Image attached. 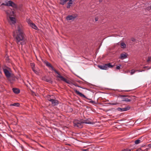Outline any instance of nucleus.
Here are the masks:
<instances>
[{
  "label": "nucleus",
  "mask_w": 151,
  "mask_h": 151,
  "mask_svg": "<svg viewBox=\"0 0 151 151\" xmlns=\"http://www.w3.org/2000/svg\"><path fill=\"white\" fill-rule=\"evenodd\" d=\"M139 150V151H142V150L141 149Z\"/></svg>",
  "instance_id": "37998d69"
},
{
  "label": "nucleus",
  "mask_w": 151,
  "mask_h": 151,
  "mask_svg": "<svg viewBox=\"0 0 151 151\" xmlns=\"http://www.w3.org/2000/svg\"><path fill=\"white\" fill-rule=\"evenodd\" d=\"M26 21L29 26H30V25L31 24H32V23H33L32 22V21H31V20H30L29 19H26Z\"/></svg>",
  "instance_id": "5701e85b"
},
{
  "label": "nucleus",
  "mask_w": 151,
  "mask_h": 151,
  "mask_svg": "<svg viewBox=\"0 0 151 151\" xmlns=\"http://www.w3.org/2000/svg\"><path fill=\"white\" fill-rule=\"evenodd\" d=\"M145 71V70H136V71H138V72H142V71Z\"/></svg>",
  "instance_id": "58836bf2"
},
{
  "label": "nucleus",
  "mask_w": 151,
  "mask_h": 151,
  "mask_svg": "<svg viewBox=\"0 0 151 151\" xmlns=\"http://www.w3.org/2000/svg\"><path fill=\"white\" fill-rule=\"evenodd\" d=\"M77 81L79 83H81L82 82L80 81Z\"/></svg>",
  "instance_id": "a19ab883"
},
{
  "label": "nucleus",
  "mask_w": 151,
  "mask_h": 151,
  "mask_svg": "<svg viewBox=\"0 0 151 151\" xmlns=\"http://www.w3.org/2000/svg\"><path fill=\"white\" fill-rule=\"evenodd\" d=\"M131 40L133 42H136V40L134 38H131Z\"/></svg>",
  "instance_id": "c85d7f7f"
},
{
  "label": "nucleus",
  "mask_w": 151,
  "mask_h": 151,
  "mask_svg": "<svg viewBox=\"0 0 151 151\" xmlns=\"http://www.w3.org/2000/svg\"><path fill=\"white\" fill-rule=\"evenodd\" d=\"M127 56L126 54H122L121 55L120 58L122 59H123L124 58H126Z\"/></svg>",
  "instance_id": "6ab92c4d"
},
{
  "label": "nucleus",
  "mask_w": 151,
  "mask_h": 151,
  "mask_svg": "<svg viewBox=\"0 0 151 151\" xmlns=\"http://www.w3.org/2000/svg\"><path fill=\"white\" fill-rule=\"evenodd\" d=\"M69 0H60V4L62 5H64Z\"/></svg>",
  "instance_id": "a211bd4d"
},
{
  "label": "nucleus",
  "mask_w": 151,
  "mask_h": 151,
  "mask_svg": "<svg viewBox=\"0 0 151 151\" xmlns=\"http://www.w3.org/2000/svg\"><path fill=\"white\" fill-rule=\"evenodd\" d=\"M7 15V18L8 19V18L12 16H13L14 12L11 10H7L5 11Z\"/></svg>",
  "instance_id": "6e6552de"
},
{
  "label": "nucleus",
  "mask_w": 151,
  "mask_h": 151,
  "mask_svg": "<svg viewBox=\"0 0 151 151\" xmlns=\"http://www.w3.org/2000/svg\"><path fill=\"white\" fill-rule=\"evenodd\" d=\"M87 150V149H83V150L84 151H86Z\"/></svg>",
  "instance_id": "79ce46f5"
},
{
  "label": "nucleus",
  "mask_w": 151,
  "mask_h": 151,
  "mask_svg": "<svg viewBox=\"0 0 151 151\" xmlns=\"http://www.w3.org/2000/svg\"><path fill=\"white\" fill-rule=\"evenodd\" d=\"M76 16H73L72 15H69L66 18V19L68 20H74L76 18Z\"/></svg>",
  "instance_id": "ddd939ff"
},
{
  "label": "nucleus",
  "mask_w": 151,
  "mask_h": 151,
  "mask_svg": "<svg viewBox=\"0 0 151 151\" xmlns=\"http://www.w3.org/2000/svg\"><path fill=\"white\" fill-rule=\"evenodd\" d=\"M109 104L111 105H116L118 104V103H109Z\"/></svg>",
  "instance_id": "c756f323"
},
{
  "label": "nucleus",
  "mask_w": 151,
  "mask_h": 151,
  "mask_svg": "<svg viewBox=\"0 0 151 151\" xmlns=\"http://www.w3.org/2000/svg\"><path fill=\"white\" fill-rule=\"evenodd\" d=\"M144 68H147L148 70H149L151 68V67H149L148 66H146L143 67Z\"/></svg>",
  "instance_id": "7c9ffc66"
},
{
  "label": "nucleus",
  "mask_w": 151,
  "mask_h": 151,
  "mask_svg": "<svg viewBox=\"0 0 151 151\" xmlns=\"http://www.w3.org/2000/svg\"><path fill=\"white\" fill-rule=\"evenodd\" d=\"M145 10H147L149 11L151 10V5L150 6L147 7L145 8Z\"/></svg>",
  "instance_id": "a878e982"
},
{
  "label": "nucleus",
  "mask_w": 151,
  "mask_h": 151,
  "mask_svg": "<svg viewBox=\"0 0 151 151\" xmlns=\"http://www.w3.org/2000/svg\"><path fill=\"white\" fill-rule=\"evenodd\" d=\"M131 90H124V91L125 92H129V91H131Z\"/></svg>",
  "instance_id": "ea45409f"
},
{
  "label": "nucleus",
  "mask_w": 151,
  "mask_h": 151,
  "mask_svg": "<svg viewBox=\"0 0 151 151\" xmlns=\"http://www.w3.org/2000/svg\"><path fill=\"white\" fill-rule=\"evenodd\" d=\"M16 32L17 35L15 36V38L17 43L18 45H22L25 44L26 43L25 35L22 29L19 26L18 27Z\"/></svg>",
  "instance_id": "f257e3e1"
},
{
  "label": "nucleus",
  "mask_w": 151,
  "mask_h": 151,
  "mask_svg": "<svg viewBox=\"0 0 151 151\" xmlns=\"http://www.w3.org/2000/svg\"><path fill=\"white\" fill-rule=\"evenodd\" d=\"M9 1H6L5 3H3L1 4V5H4L6 6H9Z\"/></svg>",
  "instance_id": "412c9836"
},
{
  "label": "nucleus",
  "mask_w": 151,
  "mask_h": 151,
  "mask_svg": "<svg viewBox=\"0 0 151 151\" xmlns=\"http://www.w3.org/2000/svg\"><path fill=\"white\" fill-rule=\"evenodd\" d=\"M120 96L122 99V100H121L122 101H125L127 102H130L131 101V99L126 98V97L128 96L121 95Z\"/></svg>",
  "instance_id": "423d86ee"
},
{
  "label": "nucleus",
  "mask_w": 151,
  "mask_h": 151,
  "mask_svg": "<svg viewBox=\"0 0 151 151\" xmlns=\"http://www.w3.org/2000/svg\"><path fill=\"white\" fill-rule=\"evenodd\" d=\"M32 70H33V71H34L35 73H36V74H37L38 73V72H37V71H36L35 69H34L33 68V67H32Z\"/></svg>",
  "instance_id": "f704fd0d"
},
{
  "label": "nucleus",
  "mask_w": 151,
  "mask_h": 151,
  "mask_svg": "<svg viewBox=\"0 0 151 151\" xmlns=\"http://www.w3.org/2000/svg\"><path fill=\"white\" fill-rule=\"evenodd\" d=\"M122 151H131V150L127 149H124L122 150Z\"/></svg>",
  "instance_id": "473e14b6"
},
{
  "label": "nucleus",
  "mask_w": 151,
  "mask_h": 151,
  "mask_svg": "<svg viewBox=\"0 0 151 151\" xmlns=\"http://www.w3.org/2000/svg\"><path fill=\"white\" fill-rule=\"evenodd\" d=\"M122 47L124 48L126 47V45L124 42H122L121 44Z\"/></svg>",
  "instance_id": "b1692460"
},
{
  "label": "nucleus",
  "mask_w": 151,
  "mask_h": 151,
  "mask_svg": "<svg viewBox=\"0 0 151 151\" xmlns=\"http://www.w3.org/2000/svg\"><path fill=\"white\" fill-rule=\"evenodd\" d=\"M74 91L76 92V93H77V94L79 95L81 97H83L85 98V99L89 100L90 101L89 102L93 104H95L96 102L95 101L92 100L91 99H89L87 97H86L85 95L82 94V93L80 92L79 91H77L76 90V89L75 88L74 89Z\"/></svg>",
  "instance_id": "39448f33"
},
{
  "label": "nucleus",
  "mask_w": 151,
  "mask_h": 151,
  "mask_svg": "<svg viewBox=\"0 0 151 151\" xmlns=\"http://www.w3.org/2000/svg\"><path fill=\"white\" fill-rule=\"evenodd\" d=\"M114 65L111 64V63L104 64L102 65H98V67L101 69L106 70L108 68H112L114 66Z\"/></svg>",
  "instance_id": "7ed1b4c3"
},
{
  "label": "nucleus",
  "mask_w": 151,
  "mask_h": 151,
  "mask_svg": "<svg viewBox=\"0 0 151 151\" xmlns=\"http://www.w3.org/2000/svg\"><path fill=\"white\" fill-rule=\"evenodd\" d=\"M141 139V138H139V139H137L134 142L135 144L137 145L139 144L141 142V140L140 139Z\"/></svg>",
  "instance_id": "aec40b11"
},
{
  "label": "nucleus",
  "mask_w": 151,
  "mask_h": 151,
  "mask_svg": "<svg viewBox=\"0 0 151 151\" xmlns=\"http://www.w3.org/2000/svg\"><path fill=\"white\" fill-rule=\"evenodd\" d=\"M98 18L97 17H95V20L96 21H97L98 20Z\"/></svg>",
  "instance_id": "e433bc0d"
},
{
  "label": "nucleus",
  "mask_w": 151,
  "mask_h": 151,
  "mask_svg": "<svg viewBox=\"0 0 151 151\" xmlns=\"http://www.w3.org/2000/svg\"><path fill=\"white\" fill-rule=\"evenodd\" d=\"M43 62L45 65L48 67L50 70H54L56 73L58 74V75L57 76V77L60 78L61 81H63L66 83L70 84V83H71V82L69 80H67L63 77L60 75L59 73L54 69L53 67L48 62L47 60H45Z\"/></svg>",
  "instance_id": "f03ea898"
},
{
  "label": "nucleus",
  "mask_w": 151,
  "mask_h": 151,
  "mask_svg": "<svg viewBox=\"0 0 151 151\" xmlns=\"http://www.w3.org/2000/svg\"><path fill=\"white\" fill-rule=\"evenodd\" d=\"M20 105V104L19 103H14V104H11V106H14L17 107H19Z\"/></svg>",
  "instance_id": "4be33fe9"
},
{
  "label": "nucleus",
  "mask_w": 151,
  "mask_h": 151,
  "mask_svg": "<svg viewBox=\"0 0 151 151\" xmlns=\"http://www.w3.org/2000/svg\"><path fill=\"white\" fill-rule=\"evenodd\" d=\"M83 123L82 119H81L80 121L78 120H75L73 122L74 126L80 128L83 127Z\"/></svg>",
  "instance_id": "20e7f679"
},
{
  "label": "nucleus",
  "mask_w": 151,
  "mask_h": 151,
  "mask_svg": "<svg viewBox=\"0 0 151 151\" xmlns=\"http://www.w3.org/2000/svg\"><path fill=\"white\" fill-rule=\"evenodd\" d=\"M30 26L32 28H33L35 29H36L37 30H38V28L35 25V24L33 23H32V24H31L30 25Z\"/></svg>",
  "instance_id": "f3484780"
},
{
  "label": "nucleus",
  "mask_w": 151,
  "mask_h": 151,
  "mask_svg": "<svg viewBox=\"0 0 151 151\" xmlns=\"http://www.w3.org/2000/svg\"><path fill=\"white\" fill-rule=\"evenodd\" d=\"M9 18L10 19V21L12 24H14L16 23V19L14 17H11L8 18Z\"/></svg>",
  "instance_id": "dca6fc26"
},
{
  "label": "nucleus",
  "mask_w": 151,
  "mask_h": 151,
  "mask_svg": "<svg viewBox=\"0 0 151 151\" xmlns=\"http://www.w3.org/2000/svg\"><path fill=\"white\" fill-rule=\"evenodd\" d=\"M9 6H11L12 7L15 8H17V5L16 4H15L14 2L12 1H9Z\"/></svg>",
  "instance_id": "4468645a"
},
{
  "label": "nucleus",
  "mask_w": 151,
  "mask_h": 151,
  "mask_svg": "<svg viewBox=\"0 0 151 151\" xmlns=\"http://www.w3.org/2000/svg\"><path fill=\"white\" fill-rule=\"evenodd\" d=\"M148 147L149 148H150L151 147V144L148 145Z\"/></svg>",
  "instance_id": "4c0bfd02"
},
{
  "label": "nucleus",
  "mask_w": 151,
  "mask_h": 151,
  "mask_svg": "<svg viewBox=\"0 0 151 151\" xmlns=\"http://www.w3.org/2000/svg\"><path fill=\"white\" fill-rule=\"evenodd\" d=\"M3 71L7 78H8L10 77L11 73L8 70L6 69H4Z\"/></svg>",
  "instance_id": "f8f14e48"
},
{
  "label": "nucleus",
  "mask_w": 151,
  "mask_h": 151,
  "mask_svg": "<svg viewBox=\"0 0 151 151\" xmlns=\"http://www.w3.org/2000/svg\"><path fill=\"white\" fill-rule=\"evenodd\" d=\"M49 100L51 101L52 104L54 106L57 105L59 104L58 101L56 100L50 99H49Z\"/></svg>",
  "instance_id": "9b49d317"
},
{
  "label": "nucleus",
  "mask_w": 151,
  "mask_h": 151,
  "mask_svg": "<svg viewBox=\"0 0 151 151\" xmlns=\"http://www.w3.org/2000/svg\"><path fill=\"white\" fill-rule=\"evenodd\" d=\"M12 90L13 92L16 94H18L19 93L20 91L18 88H12Z\"/></svg>",
  "instance_id": "2eb2a0df"
},
{
  "label": "nucleus",
  "mask_w": 151,
  "mask_h": 151,
  "mask_svg": "<svg viewBox=\"0 0 151 151\" xmlns=\"http://www.w3.org/2000/svg\"><path fill=\"white\" fill-rule=\"evenodd\" d=\"M42 80L47 82L52 83V82L51 78L47 77V76H44L42 77Z\"/></svg>",
  "instance_id": "1a4fd4ad"
},
{
  "label": "nucleus",
  "mask_w": 151,
  "mask_h": 151,
  "mask_svg": "<svg viewBox=\"0 0 151 151\" xmlns=\"http://www.w3.org/2000/svg\"><path fill=\"white\" fill-rule=\"evenodd\" d=\"M151 60V58L150 57H148L147 60V62H149Z\"/></svg>",
  "instance_id": "2f4dec72"
},
{
  "label": "nucleus",
  "mask_w": 151,
  "mask_h": 151,
  "mask_svg": "<svg viewBox=\"0 0 151 151\" xmlns=\"http://www.w3.org/2000/svg\"><path fill=\"white\" fill-rule=\"evenodd\" d=\"M1 70V65L0 64V79L1 78V75H2Z\"/></svg>",
  "instance_id": "72a5a7b5"
},
{
  "label": "nucleus",
  "mask_w": 151,
  "mask_h": 151,
  "mask_svg": "<svg viewBox=\"0 0 151 151\" xmlns=\"http://www.w3.org/2000/svg\"><path fill=\"white\" fill-rule=\"evenodd\" d=\"M121 65L120 64H119L118 65H117L116 67V69L117 70H120L121 69Z\"/></svg>",
  "instance_id": "cd10ccee"
},
{
  "label": "nucleus",
  "mask_w": 151,
  "mask_h": 151,
  "mask_svg": "<svg viewBox=\"0 0 151 151\" xmlns=\"http://www.w3.org/2000/svg\"><path fill=\"white\" fill-rule=\"evenodd\" d=\"M83 123L88 124H93L94 123L91 121V119L88 118L86 119L83 120Z\"/></svg>",
  "instance_id": "9d476101"
},
{
  "label": "nucleus",
  "mask_w": 151,
  "mask_h": 151,
  "mask_svg": "<svg viewBox=\"0 0 151 151\" xmlns=\"http://www.w3.org/2000/svg\"><path fill=\"white\" fill-rule=\"evenodd\" d=\"M130 108V107L129 106H126L125 107L121 108L120 107L118 108L117 110L118 111L120 112H123L129 110Z\"/></svg>",
  "instance_id": "0eeeda50"
},
{
  "label": "nucleus",
  "mask_w": 151,
  "mask_h": 151,
  "mask_svg": "<svg viewBox=\"0 0 151 151\" xmlns=\"http://www.w3.org/2000/svg\"><path fill=\"white\" fill-rule=\"evenodd\" d=\"M70 84H73V85H74L75 86H76V87H79V88H83V89H85V88H83V87H81L79 86H78L77 85V84H76V83H74V84H73L72 83H70Z\"/></svg>",
  "instance_id": "393cba45"
},
{
  "label": "nucleus",
  "mask_w": 151,
  "mask_h": 151,
  "mask_svg": "<svg viewBox=\"0 0 151 151\" xmlns=\"http://www.w3.org/2000/svg\"><path fill=\"white\" fill-rule=\"evenodd\" d=\"M136 72V70H135L134 69H132L131 70L130 72V74L131 75H132L133 74Z\"/></svg>",
  "instance_id": "bb28decb"
},
{
  "label": "nucleus",
  "mask_w": 151,
  "mask_h": 151,
  "mask_svg": "<svg viewBox=\"0 0 151 151\" xmlns=\"http://www.w3.org/2000/svg\"><path fill=\"white\" fill-rule=\"evenodd\" d=\"M31 66H32V67H33V68H34V67H35V64L34 63H31Z\"/></svg>",
  "instance_id": "c9c22d12"
}]
</instances>
